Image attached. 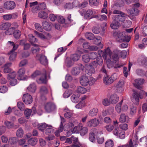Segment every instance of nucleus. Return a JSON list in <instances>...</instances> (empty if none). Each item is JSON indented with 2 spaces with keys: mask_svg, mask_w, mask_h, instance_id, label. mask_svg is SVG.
Listing matches in <instances>:
<instances>
[{
  "mask_svg": "<svg viewBox=\"0 0 147 147\" xmlns=\"http://www.w3.org/2000/svg\"><path fill=\"white\" fill-rule=\"evenodd\" d=\"M123 32L122 33L115 32L113 33V35L116 37V39L117 42H121L126 41L128 42L130 40V38L126 39V36L123 35Z\"/></svg>",
  "mask_w": 147,
  "mask_h": 147,
  "instance_id": "nucleus-1",
  "label": "nucleus"
},
{
  "mask_svg": "<svg viewBox=\"0 0 147 147\" xmlns=\"http://www.w3.org/2000/svg\"><path fill=\"white\" fill-rule=\"evenodd\" d=\"M56 109V105L54 103L52 102H47L45 105V109L48 113H50Z\"/></svg>",
  "mask_w": 147,
  "mask_h": 147,
  "instance_id": "nucleus-2",
  "label": "nucleus"
},
{
  "mask_svg": "<svg viewBox=\"0 0 147 147\" xmlns=\"http://www.w3.org/2000/svg\"><path fill=\"white\" fill-rule=\"evenodd\" d=\"M16 6V4L14 1H8L4 3L3 7L6 9L12 10L15 8Z\"/></svg>",
  "mask_w": 147,
  "mask_h": 147,
  "instance_id": "nucleus-3",
  "label": "nucleus"
},
{
  "mask_svg": "<svg viewBox=\"0 0 147 147\" xmlns=\"http://www.w3.org/2000/svg\"><path fill=\"white\" fill-rule=\"evenodd\" d=\"M99 123L100 121L99 120L95 118L87 121L86 124L88 127H95L97 126Z\"/></svg>",
  "mask_w": 147,
  "mask_h": 147,
  "instance_id": "nucleus-4",
  "label": "nucleus"
},
{
  "mask_svg": "<svg viewBox=\"0 0 147 147\" xmlns=\"http://www.w3.org/2000/svg\"><path fill=\"white\" fill-rule=\"evenodd\" d=\"M23 101L25 104L28 105L32 103V96L29 94H24L22 97Z\"/></svg>",
  "mask_w": 147,
  "mask_h": 147,
  "instance_id": "nucleus-5",
  "label": "nucleus"
},
{
  "mask_svg": "<svg viewBox=\"0 0 147 147\" xmlns=\"http://www.w3.org/2000/svg\"><path fill=\"white\" fill-rule=\"evenodd\" d=\"M119 52V51L115 50L113 51L114 53L112 56V58L111 56L110 57V59H108V62L111 61L115 63L117 62L119 59L118 55Z\"/></svg>",
  "mask_w": 147,
  "mask_h": 147,
  "instance_id": "nucleus-6",
  "label": "nucleus"
},
{
  "mask_svg": "<svg viewBox=\"0 0 147 147\" xmlns=\"http://www.w3.org/2000/svg\"><path fill=\"white\" fill-rule=\"evenodd\" d=\"M36 57L42 64L45 65L47 63L48 60L46 57L44 55L42 54H37L36 55Z\"/></svg>",
  "mask_w": 147,
  "mask_h": 147,
  "instance_id": "nucleus-7",
  "label": "nucleus"
},
{
  "mask_svg": "<svg viewBox=\"0 0 147 147\" xmlns=\"http://www.w3.org/2000/svg\"><path fill=\"white\" fill-rule=\"evenodd\" d=\"M85 67L86 69V72L89 76H91L92 74L96 73V71L94 67H90L88 64L85 65Z\"/></svg>",
  "mask_w": 147,
  "mask_h": 147,
  "instance_id": "nucleus-8",
  "label": "nucleus"
},
{
  "mask_svg": "<svg viewBox=\"0 0 147 147\" xmlns=\"http://www.w3.org/2000/svg\"><path fill=\"white\" fill-rule=\"evenodd\" d=\"M144 82L143 79L138 78L135 80V82L133 83L134 86L136 88L140 89L142 88V86L140 85L142 84Z\"/></svg>",
  "mask_w": 147,
  "mask_h": 147,
  "instance_id": "nucleus-9",
  "label": "nucleus"
},
{
  "mask_svg": "<svg viewBox=\"0 0 147 147\" xmlns=\"http://www.w3.org/2000/svg\"><path fill=\"white\" fill-rule=\"evenodd\" d=\"M112 54V51L109 49L107 48L105 49L104 51L103 52L102 57L105 60H107L108 62V59L111 56Z\"/></svg>",
  "mask_w": 147,
  "mask_h": 147,
  "instance_id": "nucleus-10",
  "label": "nucleus"
},
{
  "mask_svg": "<svg viewBox=\"0 0 147 147\" xmlns=\"http://www.w3.org/2000/svg\"><path fill=\"white\" fill-rule=\"evenodd\" d=\"M119 97L117 95L115 94H111L110 96L109 100L112 104H115L119 101Z\"/></svg>",
  "mask_w": 147,
  "mask_h": 147,
  "instance_id": "nucleus-11",
  "label": "nucleus"
},
{
  "mask_svg": "<svg viewBox=\"0 0 147 147\" xmlns=\"http://www.w3.org/2000/svg\"><path fill=\"white\" fill-rule=\"evenodd\" d=\"M80 83L81 85L83 86H87L89 83L88 78L86 76H82L80 79Z\"/></svg>",
  "mask_w": 147,
  "mask_h": 147,
  "instance_id": "nucleus-12",
  "label": "nucleus"
},
{
  "mask_svg": "<svg viewBox=\"0 0 147 147\" xmlns=\"http://www.w3.org/2000/svg\"><path fill=\"white\" fill-rule=\"evenodd\" d=\"M46 78V72L45 71L44 74L41 75L40 77L37 81L38 84H45L47 83Z\"/></svg>",
  "mask_w": 147,
  "mask_h": 147,
  "instance_id": "nucleus-13",
  "label": "nucleus"
},
{
  "mask_svg": "<svg viewBox=\"0 0 147 147\" xmlns=\"http://www.w3.org/2000/svg\"><path fill=\"white\" fill-rule=\"evenodd\" d=\"M123 15H115L114 16L113 19L117 21L123 22L125 20V17Z\"/></svg>",
  "mask_w": 147,
  "mask_h": 147,
  "instance_id": "nucleus-14",
  "label": "nucleus"
},
{
  "mask_svg": "<svg viewBox=\"0 0 147 147\" xmlns=\"http://www.w3.org/2000/svg\"><path fill=\"white\" fill-rule=\"evenodd\" d=\"M103 80L104 83L106 85L110 84L113 83L112 79L107 74L104 76Z\"/></svg>",
  "mask_w": 147,
  "mask_h": 147,
  "instance_id": "nucleus-15",
  "label": "nucleus"
},
{
  "mask_svg": "<svg viewBox=\"0 0 147 147\" xmlns=\"http://www.w3.org/2000/svg\"><path fill=\"white\" fill-rule=\"evenodd\" d=\"M127 12L131 15L134 16L137 15L139 11L137 8L132 7V8L128 9Z\"/></svg>",
  "mask_w": 147,
  "mask_h": 147,
  "instance_id": "nucleus-16",
  "label": "nucleus"
},
{
  "mask_svg": "<svg viewBox=\"0 0 147 147\" xmlns=\"http://www.w3.org/2000/svg\"><path fill=\"white\" fill-rule=\"evenodd\" d=\"M15 51L11 50L8 53V55H10L9 59L10 61H13L15 60L17 55V53Z\"/></svg>",
  "mask_w": 147,
  "mask_h": 147,
  "instance_id": "nucleus-17",
  "label": "nucleus"
},
{
  "mask_svg": "<svg viewBox=\"0 0 147 147\" xmlns=\"http://www.w3.org/2000/svg\"><path fill=\"white\" fill-rule=\"evenodd\" d=\"M17 17V15L16 13H13L10 14L4 15L3 16V17L4 20H8L11 19H15Z\"/></svg>",
  "mask_w": 147,
  "mask_h": 147,
  "instance_id": "nucleus-18",
  "label": "nucleus"
},
{
  "mask_svg": "<svg viewBox=\"0 0 147 147\" xmlns=\"http://www.w3.org/2000/svg\"><path fill=\"white\" fill-rule=\"evenodd\" d=\"M124 84V81L123 80H120L116 84L115 87L117 90H119V91L121 92L122 90V88Z\"/></svg>",
  "mask_w": 147,
  "mask_h": 147,
  "instance_id": "nucleus-19",
  "label": "nucleus"
},
{
  "mask_svg": "<svg viewBox=\"0 0 147 147\" xmlns=\"http://www.w3.org/2000/svg\"><path fill=\"white\" fill-rule=\"evenodd\" d=\"M42 25L44 29L46 30L49 31L51 29L52 27L50 24L47 21L42 22Z\"/></svg>",
  "mask_w": 147,
  "mask_h": 147,
  "instance_id": "nucleus-20",
  "label": "nucleus"
},
{
  "mask_svg": "<svg viewBox=\"0 0 147 147\" xmlns=\"http://www.w3.org/2000/svg\"><path fill=\"white\" fill-rule=\"evenodd\" d=\"M34 33L37 37L42 39L46 38V36L48 34L47 33L43 32L42 33L39 32L37 31H35Z\"/></svg>",
  "mask_w": 147,
  "mask_h": 147,
  "instance_id": "nucleus-21",
  "label": "nucleus"
},
{
  "mask_svg": "<svg viewBox=\"0 0 147 147\" xmlns=\"http://www.w3.org/2000/svg\"><path fill=\"white\" fill-rule=\"evenodd\" d=\"M25 73V70L24 68H21L20 69L18 72V79L20 80H23Z\"/></svg>",
  "mask_w": 147,
  "mask_h": 147,
  "instance_id": "nucleus-22",
  "label": "nucleus"
},
{
  "mask_svg": "<svg viewBox=\"0 0 147 147\" xmlns=\"http://www.w3.org/2000/svg\"><path fill=\"white\" fill-rule=\"evenodd\" d=\"M93 11L89 9L84 14V17L86 19H90L93 18H94V16H93Z\"/></svg>",
  "mask_w": 147,
  "mask_h": 147,
  "instance_id": "nucleus-23",
  "label": "nucleus"
},
{
  "mask_svg": "<svg viewBox=\"0 0 147 147\" xmlns=\"http://www.w3.org/2000/svg\"><path fill=\"white\" fill-rule=\"evenodd\" d=\"M119 121L121 122H128L129 121V118L125 114H121L119 117Z\"/></svg>",
  "mask_w": 147,
  "mask_h": 147,
  "instance_id": "nucleus-24",
  "label": "nucleus"
},
{
  "mask_svg": "<svg viewBox=\"0 0 147 147\" xmlns=\"http://www.w3.org/2000/svg\"><path fill=\"white\" fill-rule=\"evenodd\" d=\"M120 25V23L118 22L115 20L114 19L113 21L110 25L111 27L114 29H117Z\"/></svg>",
  "mask_w": 147,
  "mask_h": 147,
  "instance_id": "nucleus-25",
  "label": "nucleus"
},
{
  "mask_svg": "<svg viewBox=\"0 0 147 147\" xmlns=\"http://www.w3.org/2000/svg\"><path fill=\"white\" fill-rule=\"evenodd\" d=\"M37 142L38 140L37 138H32L28 140L27 142L28 144L34 146L37 144Z\"/></svg>",
  "mask_w": 147,
  "mask_h": 147,
  "instance_id": "nucleus-26",
  "label": "nucleus"
},
{
  "mask_svg": "<svg viewBox=\"0 0 147 147\" xmlns=\"http://www.w3.org/2000/svg\"><path fill=\"white\" fill-rule=\"evenodd\" d=\"M38 17L40 18L45 19L47 18L48 17V14L44 11H40L38 13Z\"/></svg>",
  "mask_w": 147,
  "mask_h": 147,
  "instance_id": "nucleus-27",
  "label": "nucleus"
},
{
  "mask_svg": "<svg viewBox=\"0 0 147 147\" xmlns=\"http://www.w3.org/2000/svg\"><path fill=\"white\" fill-rule=\"evenodd\" d=\"M11 26V24L9 22L3 23L0 26V29L2 30H5L9 28Z\"/></svg>",
  "mask_w": 147,
  "mask_h": 147,
  "instance_id": "nucleus-28",
  "label": "nucleus"
},
{
  "mask_svg": "<svg viewBox=\"0 0 147 147\" xmlns=\"http://www.w3.org/2000/svg\"><path fill=\"white\" fill-rule=\"evenodd\" d=\"M54 130L52 126L48 125L45 131V133L47 135H50L53 132Z\"/></svg>",
  "mask_w": 147,
  "mask_h": 147,
  "instance_id": "nucleus-29",
  "label": "nucleus"
},
{
  "mask_svg": "<svg viewBox=\"0 0 147 147\" xmlns=\"http://www.w3.org/2000/svg\"><path fill=\"white\" fill-rule=\"evenodd\" d=\"M86 91V89L85 88L81 86H78L76 90L77 93L82 94L85 93Z\"/></svg>",
  "mask_w": 147,
  "mask_h": 147,
  "instance_id": "nucleus-30",
  "label": "nucleus"
},
{
  "mask_svg": "<svg viewBox=\"0 0 147 147\" xmlns=\"http://www.w3.org/2000/svg\"><path fill=\"white\" fill-rule=\"evenodd\" d=\"M36 89V86L34 83L30 84L27 88V90L30 92L32 93H34Z\"/></svg>",
  "mask_w": 147,
  "mask_h": 147,
  "instance_id": "nucleus-31",
  "label": "nucleus"
},
{
  "mask_svg": "<svg viewBox=\"0 0 147 147\" xmlns=\"http://www.w3.org/2000/svg\"><path fill=\"white\" fill-rule=\"evenodd\" d=\"M133 97L132 98V100L134 102L135 100L137 102L139 101V98L140 97L139 94L137 92H134L132 94Z\"/></svg>",
  "mask_w": 147,
  "mask_h": 147,
  "instance_id": "nucleus-32",
  "label": "nucleus"
},
{
  "mask_svg": "<svg viewBox=\"0 0 147 147\" xmlns=\"http://www.w3.org/2000/svg\"><path fill=\"white\" fill-rule=\"evenodd\" d=\"M14 24L16 25L15 27L9 28L5 31V33L6 35H10L11 34L13 33L14 30H15L16 28H17L18 26V25H17L16 24Z\"/></svg>",
  "mask_w": 147,
  "mask_h": 147,
  "instance_id": "nucleus-33",
  "label": "nucleus"
},
{
  "mask_svg": "<svg viewBox=\"0 0 147 147\" xmlns=\"http://www.w3.org/2000/svg\"><path fill=\"white\" fill-rule=\"evenodd\" d=\"M76 1H74L72 3H66L64 6V7L65 8L67 9H71L73 8L75 6V5L76 3Z\"/></svg>",
  "mask_w": 147,
  "mask_h": 147,
  "instance_id": "nucleus-34",
  "label": "nucleus"
},
{
  "mask_svg": "<svg viewBox=\"0 0 147 147\" xmlns=\"http://www.w3.org/2000/svg\"><path fill=\"white\" fill-rule=\"evenodd\" d=\"M80 68L79 67H76L73 68L71 72L74 75H78L80 72Z\"/></svg>",
  "mask_w": 147,
  "mask_h": 147,
  "instance_id": "nucleus-35",
  "label": "nucleus"
},
{
  "mask_svg": "<svg viewBox=\"0 0 147 147\" xmlns=\"http://www.w3.org/2000/svg\"><path fill=\"white\" fill-rule=\"evenodd\" d=\"M90 55L88 54H85L82 56V61L85 63L88 62L90 61Z\"/></svg>",
  "mask_w": 147,
  "mask_h": 147,
  "instance_id": "nucleus-36",
  "label": "nucleus"
},
{
  "mask_svg": "<svg viewBox=\"0 0 147 147\" xmlns=\"http://www.w3.org/2000/svg\"><path fill=\"white\" fill-rule=\"evenodd\" d=\"M48 125L45 123L40 124L38 125V128L40 131H43L47 127Z\"/></svg>",
  "mask_w": 147,
  "mask_h": 147,
  "instance_id": "nucleus-37",
  "label": "nucleus"
},
{
  "mask_svg": "<svg viewBox=\"0 0 147 147\" xmlns=\"http://www.w3.org/2000/svg\"><path fill=\"white\" fill-rule=\"evenodd\" d=\"M32 45L34 46V47L32 48V51L33 54H35L39 52L40 51V48L38 46L34 43H33Z\"/></svg>",
  "mask_w": 147,
  "mask_h": 147,
  "instance_id": "nucleus-38",
  "label": "nucleus"
},
{
  "mask_svg": "<svg viewBox=\"0 0 147 147\" xmlns=\"http://www.w3.org/2000/svg\"><path fill=\"white\" fill-rule=\"evenodd\" d=\"M102 38L99 36H98L96 37H94V39L93 40V43L95 45L100 44Z\"/></svg>",
  "mask_w": 147,
  "mask_h": 147,
  "instance_id": "nucleus-39",
  "label": "nucleus"
},
{
  "mask_svg": "<svg viewBox=\"0 0 147 147\" xmlns=\"http://www.w3.org/2000/svg\"><path fill=\"white\" fill-rule=\"evenodd\" d=\"M7 45L8 46H9L11 47H13V48L11 50L13 51L16 50L18 47V45L17 44L15 45L13 42L9 41L7 43Z\"/></svg>",
  "mask_w": 147,
  "mask_h": 147,
  "instance_id": "nucleus-40",
  "label": "nucleus"
},
{
  "mask_svg": "<svg viewBox=\"0 0 147 147\" xmlns=\"http://www.w3.org/2000/svg\"><path fill=\"white\" fill-rule=\"evenodd\" d=\"M28 38L29 39L30 42L31 44L37 42V39L32 35V34H30L28 35Z\"/></svg>",
  "mask_w": 147,
  "mask_h": 147,
  "instance_id": "nucleus-41",
  "label": "nucleus"
},
{
  "mask_svg": "<svg viewBox=\"0 0 147 147\" xmlns=\"http://www.w3.org/2000/svg\"><path fill=\"white\" fill-rule=\"evenodd\" d=\"M98 111V109L97 108H93L89 111V115L92 117L96 116L97 114Z\"/></svg>",
  "mask_w": 147,
  "mask_h": 147,
  "instance_id": "nucleus-42",
  "label": "nucleus"
},
{
  "mask_svg": "<svg viewBox=\"0 0 147 147\" xmlns=\"http://www.w3.org/2000/svg\"><path fill=\"white\" fill-rule=\"evenodd\" d=\"M140 64L141 65H147V58L142 57L138 60Z\"/></svg>",
  "mask_w": 147,
  "mask_h": 147,
  "instance_id": "nucleus-43",
  "label": "nucleus"
},
{
  "mask_svg": "<svg viewBox=\"0 0 147 147\" xmlns=\"http://www.w3.org/2000/svg\"><path fill=\"white\" fill-rule=\"evenodd\" d=\"M88 132V129L86 127H84L81 128L80 130V133L82 136H84Z\"/></svg>",
  "mask_w": 147,
  "mask_h": 147,
  "instance_id": "nucleus-44",
  "label": "nucleus"
},
{
  "mask_svg": "<svg viewBox=\"0 0 147 147\" xmlns=\"http://www.w3.org/2000/svg\"><path fill=\"white\" fill-rule=\"evenodd\" d=\"M16 134L17 136L19 138H22L23 136L24 131L21 128H20L17 131Z\"/></svg>",
  "mask_w": 147,
  "mask_h": 147,
  "instance_id": "nucleus-45",
  "label": "nucleus"
},
{
  "mask_svg": "<svg viewBox=\"0 0 147 147\" xmlns=\"http://www.w3.org/2000/svg\"><path fill=\"white\" fill-rule=\"evenodd\" d=\"M86 38L90 40H92L94 39V36L91 32H87L85 34Z\"/></svg>",
  "mask_w": 147,
  "mask_h": 147,
  "instance_id": "nucleus-46",
  "label": "nucleus"
},
{
  "mask_svg": "<svg viewBox=\"0 0 147 147\" xmlns=\"http://www.w3.org/2000/svg\"><path fill=\"white\" fill-rule=\"evenodd\" d=\"M20 44L21 45H24V50H27L30 47V45L28 43H24V41L21 40L20 42Z\"/></svg>",
  "mask_w": 147,
  "mask_h": 147,
  "instance_id": "nucleus-47",
  "label": "nucleus"
},
{
  "mask_svg": "<svg viewBox=\"0 0 147 147\" xmlns=\"http://www.w3.org/2000/svg\"><path fill=\"white\" fill-rule=\"evenodd\" d=\"M40 92L42 95L47 94L48 92L47 88L45 86L41 87L40 89Z\"/></svg>",
  "mask_w": 147,
  "mask_h": 147,
  "instance_id": "nucleus-48",
  "label": "nucleus"
},
{
  "mask_svg": "<svg viewBox=\"0 0 147 147\" xmlns=\"http://www.w3.org/2000/svg\"><path fill=\"white\" fill-rule=\"evenodd\" d=\"M16 73L15 71H13L9 73L7 75V79L9 80H11L13 79H15Z\"/></svg>",
  "mask_w": 147,
  "mask_h": 147,
  "instance_id": "nucleus-49",
  "label": "nucleus"
},
{
  "mask_svg": "<svg viewBox=\"0 0 147 147\" xmlns=\"http://www.w3.org/2000/svg\"><path fill=\"white\" fill-rule=\"evenodd\" d=\"M17 142V140L16 137H11L9 139V143L11 145L16 144Z\"/></svg>",
  "mask_w": 147,
  "mask_h": 147,
  "instance_id": "nucleus-50",
  "label": "nucleus"
},
{
  "mask_svg": "<svg viewBox=\"0 0 147 147\" xmlns=\"http://www.w3.org/2000/svg\"><path fill=\"white\" fill-rule=\"evenodd\" d=\"M142 29L143 34L147 36V25L145 24H142Z\"/></svg>",
  "mask_w": 147,
  "mask_h": 147,
  "instance_id": "nucleus-51",
  "label": "nucleus"
},
{
  "mask_svg": "<svg viewBox=\"0 0 147 147\" xmlns=\"http://www.w3.org/2000/svg\"><path fill=\"white\" fill-rule=\"evenodd\" d=\"M71 100L73 102L77 103L79 101V97L76 94H73L71 97Z\"/></svg>",
  "mask_w": 147,
  "mask_h": 147,
  "instance_id": "nucleus-52",
  "label": "nucleus"
},
{
  "mask_svg": "<svg viewBox=\"0 0 147 147\" xmlns=\"http://www.w3.org/2000/svg\"><path fill=\"white\" fill-rule=\"evenodd\" d=\"M32 111L31 109H27L24 111V114L27 119H28L31 115Z\"/></svg>",
  "mask_w": 147,
  "mask_h": 147,
  "instance_id": "nucleus-53",
  "label": "nucleus"
},
{
  "mask_svg": "<svg viewBox=\"0 0 147 147\" xmlns=\"http://www.w3.org/2000/svg\"><path fill=\"white\" fill-rule=\"evenodd\" d=\"M123 100H122L121 102L118 103L116 106L115 108L117 111L118 113H120L121 111V105L122 104Z\"/></svg>",
  "mask_w": 147,
  "mask_h": 147,
  "instance_id": "nucleus-54",
  "label": "nucleus"
},
{
  "mask_svg": "<svg viewBox=\"0 0 147 147\" xmlns=\"http://www.w3.org/2000/svg\"><path fill=\"white\" fill-rule=\"evenodd\" d=\"M94 18H96L98 19L101 21L107 19V17L105 15H102L99 16L96 15L94 16Z\"/></svg>",
  "mask_w": 147,
  "mask_h": 147,
  "instance_id": "nucleus-55",
  "label": "nucleus"
},
{
  "mask_svg": "<svg viewBox=\"0 0 147 147\" xmlns=\"http://www.w3.org/2000/svg\"><path fill=\"white\" fill-rule=\"evenodd\" d=\"M21 35V32L19 30H16L13 33V36L16 39H18L20 37Z\"/></svg>",
  "mask_w": 147,
  "mask_h": 147,
  "instance_id": "nucleus-56",
  "label": "nucleus"
},
{
  "mask_svg": "<svg viewBox=\"0 0 147 147\" xmlns=\"http://www.w3.org/2000/svg\"><path fill=\"white\" fill-rule=\"evenodd\" d=\"M114 143L111 140H107L105 143V147H113Z\"/></svg>",
  "mask_w": 147,
  "mask_h": 147,
  "instance_id": "nucleus-57",
  "label": "nucleus"
},
{
  "mask_svg": "<svg viewBox=\"0 0 147 147\" xmlns=\"http://www.w3.org/2000/svg\"><path fill=\"white\" fill-rule=\"evenodd\" d=\"M80 56L78 54H74L72 55L71 57V59L74 61H77L80 59Z\"/></svg>",
  "mask_w": 147,
  "mask_h": 147,
  "instance_id": "nucleus-58",
  "label": "nucleus"
},
{
  "mask_svg": "<svg viewBox=\"0 0 147 147\" xmlns=\"http://www.w3.org/2000/svg\"><path fill=\"white\" fill-rule=\"evenodd\" d=\"M96 140L98 143L99 144H102L104 140L103 137L101 136H98L96 138Z\"/></svg>",
  "mask_w": 147,
  "mask_h": 147,
  "instance_id": "nucleus-59",
  "label": "nucleus"
},
{
  "mask_svg": "<svg viewBox=\"0 0 147 147\" xmlns=\"http://www.w3.org/2000/svg\"><path fill=\"white\" fill-rule=\"evenodd\" d=\"M57 19L58 22L61 23H64L65 22V20L64 17L58 15Z\"/></svg>",
  "mask_w": 147,
  "mask_h": 147,
  "instance_id": "nucleus-60",
  "label": "nucleus"
},
{
  "mask_svg": "<svg viewBox=\"0 0 147 147\" xmlns=\"http://www.w3.org/2000/svg\"><path fill=\"white\" fill-rule=\"evenodd\" d=\"M72 94L71 90L66 91L63 94V97L65 98H67Z\"/></svg>",
  "mask_w": 147,
  "mask_h": 147,
  "instance_id": "nucleus-61",
  "label": "nucleus"
},
{
  "mask_svg": "<svg viewBox=\"0 0 147 147\" xmlns=\"http://www.w3.org/2000/svg\"><path fill=\"white\" fill-rule=\"evenodd\" d=\"M89 140L92 142H94L95 140V137L94 134L93 133H90L89 134Z\"/></svg>",
  "mask_w": 147,
  "mask_h": 147,
  "instance_id": "nucleus-62",
  "label": "nucleus"
},
{
  "mask_svg": "<svg viewBox=\"0 0 147 147\" xmlns=\"http://www.w3.org/2000/svg\"><path fill=\"white\" fill-rule=\"evenodd\" d=\"M17 105L18 108L21 110H24V105L22 102H18L17 103Z\"/></svg>",
  "mask_w": 147,
  "mask_h": 147,
  "instance_id": "nucleus-63",
  "label": "nucleus"
},
{
  "mask_svg": "<svg viewBox=\"0 0 147 147\" xmlns=\"http://www.w3.org/2000/svg\"><path fill=\"white\" fill-rule=\"evenodd\" d=\"M38 6L40 10L45 9L46 8V4L44 2L40 3Z\"/></svg>",
  "mask_w": 147,
  "mask_h": 147,
  "instance_id": "nucleus-64",
  "label": "nucleus"
}]
</instances>
